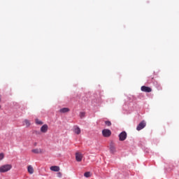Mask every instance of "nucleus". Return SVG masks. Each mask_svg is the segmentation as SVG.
I'll return each mask as SVG.
<instances>
[{
  "label": "nucleus",
  "mask_w": 179,
  "mask_h": 179,
  "mask_svg": "<svg viewBox=\"0 0 179 179\" xmlns=\"http://www.w3.org/2000/svg\"><path fill=\"white\" fill-rule=\"evenodd\" d=\"M12 169V165L10 164H6L3 165L0 167V173H6Z\"/></svg>",
  "instance_id": "nucleus-1"
},
{
  "label": "nucleus",
  "mask_w": 179,
  "mask_h": 179,
  "mask_svg": "<svg viewBox=\"0 0 179 179\" xmlns=\"http://www.w3.org/2000/svg\"><path fill=\"white\" fill-rule=\"evenodd\" d=\"M102 135L104 136V138H108L111 136V130L108 129H105L102 130Z\"/></svg>",
  "instance_id": "nucleus-2"
},
{
  "label": "nucleus",
  "mask_w": 179,
  "mask_h": 179,
  "mask_svg": "<svg viewBox=\"0 0 179 179\" xmlns=\"http://www.w3.org/2000/svg\"><path fill=\"white\" fill-rule=\"evenodd\" d=\"M127 132L126 131H122L119 134V141H124L125 139H127Z\"/></svg>",
  "instance_id": "nucleus-3"
},
{
  "label": "nucleus",
  "mask_w": 179,
  "mask_h": 179,
  "mask_svg": "<svg viewBox=\"0 0 179 179\" xmlns=\"http://www.w3.org/2000/svg\"><path fill=\"white\" fill-rule=\"evenodd\" d=\"M146 127V122L145 120H143L141 122L138 124V125L136 127V129L138 131H141V129H143Z\"/></svg>",
  "instance_id": "nucleus-4"
},
{
  "label": "nucleus",
  "mask_w": 179,
  "mask_h": 179,
  "mask_svg": "<svg viewBox=\"0 0 179 179\" xmlns=\"http://www.w3.org/2000/svg\"><path fill=\"white\" fill-rule=\"evenodd\" d=\"M141 92H145V93H150L152 92V88L146 86H142L141 87Z\"/></svg>",
  "instance_id": "nucleus-5"
},
{
  "label": "nucleus",
  "mask_w": 179,
  "mask_h": 179,
  "mask_svg": "<svg viewBox=\"0 0 179 179\" xmlns=\"http://www.w3.org/2000/svg\"><path fill=\"white\" fill-rule=\"evenodd\" d=\"M82 159H83V155L80 152L76 153V162H82Z\"/></svg>",
  "instance_id": "nucleus-6"
},
{
  "label": "nucleus",
  "mask_w": 179,
  "mask_h": 179,
  "mask_svg": "<svg viewBox=\"0 0 179 179\" xmlns=\"http://www.w3.org/2000/svg\"><path fill=\"white\" fill-rule=\"evenodd\" d=\"M110 153H115V152H117L115 145L113 142H111L110 144Z\"/></svg>",
  "instance_id": "nucleus-7"
},
{
  "label": "nucleus",
  "mask_w": 179,
  "mask_h": 179,
  "mask_svg": "<svg viewBox=\"0 0 179 179\" xmlns=\"http://www.w3.org/2000/svg\"><path fill=\"white\" fill-rule=\"evenodd\" d=\"M32 153H35V155H40L43 153V150L41 148H35L31 150Z\"/></svg>",
  "instance_id": "nucleus-8"
},
{
  "label": "nucleus",
  "mask_w": 179,
  "mask_h": 179,
  "mask_svg": "<svg viewBox=\"0 0 179 179\" xmlns=\"http://www.w3.org/2000/svg\"><path fill=\"white\" fill-rule=\"evenodd\" d=\"M48 131V125L47 124H43L41 127V132H43V134H45Z\"/></svg>",
  "instance_id": "nucleus-9"
},
{
  "label": "nucleus",
  "mask_w": 179,
  "mask_h": 179,
  "mask_svg": "<svg viewBox=\"0 0 179 179\" xmlns=\"http://www.w3.org/2000/svg\"><path fill=\"white\" fill-rule=\"evenodd\" d=\"M73 131L74 134H76V135H80V128H79V127L74 126Z\"/></svg>",
  "instance_id": "nucleus-10"
},
{
  "label": "nucleus",
  "mask_w": 179,
  "mask_h": 179,
  "mask_svg": "<svg viewBox=\"0 0 179 179\" xmlns=\"http://www.w3.org/2000/svg\"><path fill=\"white\" fill-rule=\"evenodd\" d=\"M31 124L30 123V120H24L22 122V125H24V127H27V128H29V127H30Z\"/></svg>",
  "instance_id": "nucleus-11"
},
{
  "label": "nucleus",
  "mask_w": 179,
  "mask_h": 179,
  "mask_svg": "<svg viewBox=\"0 0 179 179\" xmlns=\"http://www.w3.org/2000/svg\"><path fill=\"white\" fill-rule=\"evenodd\" d=\"M70 109L69 108H63L59 110V113H62V114L65 113H69Z\"/></svg>",
  "instance_id": "nucleus-12"
},
{
  "label": "nucleus",
  "mask_w": 179,
  "mask_h": 179,
  "mask_svg": "<svg viewBox=\"0 0 179 179\" xmlns=\"http://www.w3.org/2000/svg\"><path fill=\"white\" fill-rule=\"evenodd\" d=\"M27 171L29 174H33V173H34V169L31 165L28 166Z\"/></svg>",
  "instance_id": "nucleus-13"
},
{
  "label": "nucleus",
  "mask_w": 179,
  "mask_h": 179,
  "mask_svg": "<svg viewBox=\"0 0 179 179\" xmlns=\"http://www.w3.org/2000/svg\"><path fill=\"white\" fill-rule=\"evenodd\" d=\"M51 171H59V166H52L50 167Z\"/></svg>",
  "instance_id": "nucleus-14"
},
{
  "label": "nucleus",
  "mask_w": 179,
  "mask_h": 179,
  "mask_svg": "<svg viewBox=\"0 0 179 179\" xmlns=\"http://www.w3.org/2000/svg\"><path fill=\"white\" fill-rule=\"evenodd\" d=\"M36 124H37V125H43V122L38 119H36Z\"/></svg>",
  "instance_id": "nucleus-15"
},
{
  "label": "nucleus",
  "mask_w": 179,
  "mask_h": 179,
  "mask_svg": "<svg viewBox=\"0 0 179 179\" xmlns=\"http://www.w3.org/2000/svg\"><path fill=\"white\" fill-rule=\"evenodd\" d=\"M84 176L86 177V178H89V177H90V172H85Z\"/></svg>",
  "instance_id": "nucleus-16"
},
{
  "label": "nucleus",
  "mask_w": 179,
  "mask_h": 179,
  "mask_svg": "<svg viewBox=\"0 0 179 179\" xmlns=\"http://www.w3.org/2000/svg\"><path fill=\"white\" fill-rule=\"evenodd\" d=\"M105 124L107 125V127H111V122L110 121H106Z\"/></svg>",
  "instance_id": "nucleus-17"
},
{
  "label": "nucleus",
  "mask_w": 179,
  "mask_h": 179,
  "mask_svg": "<svg viewBox=\"0 0 179 179\" xmlns=\"http://www.w3.org/2000/svg\"><path fill=\"white\" fill-rule=\"evenodd\" d=\"M80 118H83L85 117V112H80Z\"/></svg>",
  "instance_id": "nucleus-18"
},
{
  "label": "nucleus",
  "mask_w": 179,
  "mask_h": 179,
  "mask_svg": "<svg viewBox=\"0 0 179 179\" xmlns=\"http://www.w3.org/2000/svg\"><path fill=\"white\" fill-rule=\"evenodd\" d=\"M5 157V155L3 153H0V160H3V159Z\"/></svg>",
  "instance_id": "nucleus-19"
},
{
  "label": "nucleus",
  "mask_w": 179,
  "mask_h": 179,
  "mask_svg": "<svg viewBox=\"0 0 179 179\" xmlns=\"http://www.w3.org/2000/svg\"><path fill=\"white\" fill-rule=\"evenodd\" d=\"M57 177H58L59 178H61V177H62V173L61 172H58V173H57Z\"/></svg>",
  "instance_id": "nucleus-20"
},
{
  "label": "nucleus",
  "mask_w": 179,
  "mask_h": 179,
  "mask_svg": "<svg viewBox=\"0 0 179 179\" xmlns=\"http://www.w3.org/2000/svg\"><path fill=\"white\" fill-rule=\"evenodd\" d=\"M0 100H1V96H0Z\"/></svg>",
  "instance_id": "nucleus-21"
},
{
  "label": "nucleus",
  "mask_w": 179,
  "mask_h": 179,
  "mask_svg": "<svg viewBox=\"0 0 179 179\" xmlns=\"http://www.w3.org/2000/svg\"><path fill=\"white\" fill-rule=\"evenodd\" d=\"M0 108H1V106H0Z\"/></svg>",
  "instance_id": "nucleus-22"
}]
</instances>
